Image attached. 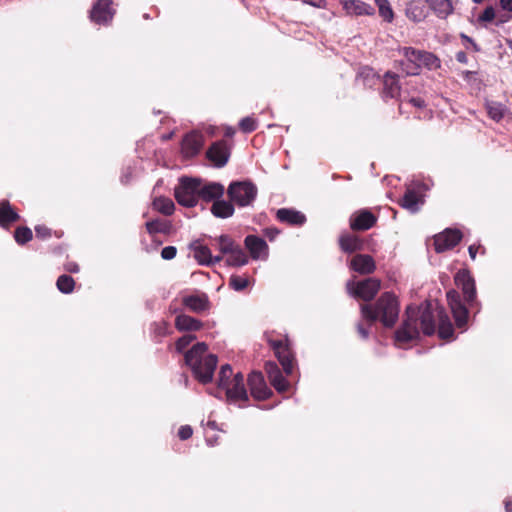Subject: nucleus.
Returning <instances> with one entry per match:
<instances>
[{"instance_id": "1", "label": "nucleus", "mask_w": 512, "mask_h": 512, "mask_svg": "<svg viewBox=\"0 0 512 512\" xmlns=\"http://www.w3.org/2000/svg\"><path fill=\"white\" fill-rule=\"evenodd\" d=\"M436 329L435 315L431 304L420 308L408 306L403 324L395 332V340L407 343L419 337L420 331L425 335H433Z\"/></svg>"}, {"instance_id": "2", "label": "nucleus", "mask_w": 512, "mask_h": 512, "mask_svg": "<svg viewBox=\"0 0 512 512\" xmlns=\"http://www.w3.org/2000/svg\"><path fill=\"white\" fill-rule=\"evenodd\" d=\"M360 311L369 324L379 320L385 327L391 328L398 320L400 305L392 292H384L375 304H361Z\"/></svg>"}, {"instance_id": "3", "label": "nucleus", "mask_w": 512, "mask_h": 512, "mask_svg": "<svg viewBox=\"0 0 512 512\" xmlns=\"http://www.w3.org/2000/svg\"><path fill=\"white\" fill-rule=\"evenodd\" d=\"M207 345L195 344L185 353V363L191 368L194 377L201 383H210L214 376L218 359L214 354H207Z\"/></svg>"}, {"instance_id": "4", "label": "nucleus", "mask_w": 512, "mask_h": 512, "mask_svg": "<svg viewBox=\"0 0 512 512\" xmlns=\"http://www.w3.org/2000/svg\"><path fill=\"white\" fill-rule=\"evenodd\" d=\"M257 192L256 185L249 180L233 181L227 189L229 200L239 207L251 206L256 199Z\"/></svg>"}, {"instance_id": "5", "label": "nucleus", "mask_w": 512, "mask_h": 512, "mask_svg": "<svg viewBox=\"0 0 512 512\" xmlns=\"http://www.w3.org/2000/svg\"><path fill=\"white\" fill-rule=\"evenodd\" d=\"M200 178L183 176L174 188L177 202L186 207H194L199 200Z\"/></svg>"}, {"instance_id": "6", "label": "nucleus", "mask_w": 512, "mask_h": 512, "mask_svg": "<svg viewBox=\"0 0 512 512\" xmlns=\"http://www.w3.org/2000/svg\"><path fill=\"white\" fill-rule=\"evenodd\" d=\"M380 287V280L374 277L358 282L349 281L346 285L347 291L351 296L366 302L371 301L375 297Z\"/></svg>"}, {"instance_id": "7", "label": "nucleus", "mask_w": 512, "mask_h": 512, "mask_svg": "<svg viewBox=\"0 0 512 512\" xmlns=\"http://www.w3.org/2000/svg\"><path fill=\"white\" fill-rule=\"evenodd\" d=\"M462 239V233L457 228L447 227L434 236V246L437 253L454 248Z\"/></svg>"}, {"instance_id": "8", "label": "nucleus", "mask_w": 512, "mask_h": 512, "mask_svg": "<svg viewBox=\"0 0 512 512\" xmlns=\"http://www.w3.org/2000/svg\"><path fill=\"white\" fill-rule=\"evenodd\" d=\"M449 307L455 319L458 328H464L468 320V310L462 303L460 294L455 290H450L446 294Z\"/></svg>"}, {"instance_id": "9", "label": "nucleus", "mask_w": 512, "mask_h": 512, "mask_svg": "<svg viewBox=\"0 0 512 512\" xmlns=\"http://www.w3.org/2000/svg\"><path fill=\"white\" fill-rule=\"evenodd\" d=\"M223 389L226 392L227 400L231 403L248 401V393L244 385V376L240 372L235 374L232 381Z\"/></svg>"}, {"instance_id": "10", "label": "nucleus", "mask_w": 512, "mask_h": 512, "mask_svg": "<svg viewBox=\"0 0 512 512\" xmlns=\"http://www.w3.org/2000/svg\"><path fill=\"white\" fill-rule=\"evenodd\" d=\"M384 215H390L395 219L396 212L390 207L379 209L377 214L372 213L368 209H362L351 215L349 224H375Z\"/></svg>"}, {"instance_id": "11", "label": "nucleus", "mask_w": 512, "mask_h": 512, "mask_svg": "<svg viewBox=\"0 0 512 512\" xmlns=\"http://www.w3.org/2000/svg\"><path fill=\"white\" fill-rule=\"evenodd\" d=\"M269 344L274 350V353L282 365L284 372L287 375H290L293 372L294 357L288 346L281 340H269Z\"/></svg>"}, {"instance_id": "12", "label": "nucleus", "mask_w": 512, "mask_h": 512, "mask_svg": "<svg viewBox=\"0 0 512 512\" xmlns=\"http://www.w3.org/2000/svg\"><path fill=\"white\" fill-rule=\"evenodd\" d=\"M251 395L257 400H266L272 394L261 372H252L248 377Z\"/></svg>"}, {"instance_id": "13", "label": "nucleus", "mask_w": 512, "mask_h": 512, "mask_svg": "<svg viewBox=\"0 0 512 512\" xmlns=\"http://www.w3.org/2000/svg\"><path fill=\"white\" fill-rule=\"evenodd\" d=\"M244 242L252 259L266 260L268 258L269 249L264 239L256 235H248Z\"/></svg>"}, {"instance_id": "14", "label": "nucleus", "mask_w": 512, "mask_h": 512, "mask_svg": "<svg viewBox=\"0 0 512 512\" xmlns=\"http://www.w3.org/2000/svg\"><path fill=\"white\" fill-rule=\"evenodd\" d=\"M265 371L271 385L280 393L288 391L290 384L282 375L281 370L275 362H267Z\"/></svg>"}, {"instance_id": "15", "label": "nucleus", "mask_w": 512, "mask_h": 512, "mask_svg": "<svg viewBox=\"0 0 512 512\" xmlns=\"http://www.w3.org/2000/svg\"><path fill=\"white\" fill-rule=\"evenodd\" d=\"M191 249L193 250L194 258L200 265H215L223 259L221 255L213 256L210 249L198 241L191 244Z\"/></svg>"}, {"instance_id": "16", "label": "nucleus", "mask_w": 512, "mask_h": 512, "mask_svg": "<svg viewBox=\"0 0 512 512\" xmlns=\"http://www.w3.org/2000/svg\"><path fill=\"white\" fill-rule=\"evenodd\" d=\"M457 286L461 287L466 302L472 306L476 299L474 279L467 272H459L455 277Z\"/></svg>"}, {"instance_id": "17", "label": "nucleus", "mask_w": 512, "mask_h": 512, "mask_svg": "<svg viewBox=\"0 0 512 512\" xmlns=\"http://www.w3.org/2000/svg\"><path fill=\"white\" fill-rule=\"evenodd\" d=\"M111 0H98L91 10V20L97 24H107L113 18Z\"/></svg>"}, {"instance_id": "18", "label": "nucleus", "mask_w": 512, "mask_h": 512, "mask_svg": "<svg viewBox=\"0 0 512 512\" xmlns=\"http://www.w3.org/2000/svg\"><path fill=\"white\" fill-rule=\"evenodd\" d=\"M206 155L215 166L223 167L229 159V150L224 141H218L211 145Z\"/></svg>"}, {"instance_id": "19", "label": "nucleus", "mask_w": 512, "mask_h": 512, "mask_svg": "<svg viewBox=\"0 0 512 512\" xmlns=\"http://www.w3.org/2000/svg\"><path fill=\"white\" fill-rule=\"evenodd\" d=\"M203 135L198 132L187 134L182 141V151L185 156L192 157L199 153L203 146Z\"/></svg>"}, {"instance_id": "20", "label": "nucleus", "mask_w": 512, "mask_h": 512, "mask_svg": "<svg viewBox=\"0 0 512 512\" xmlns=\"http://www.w3.org/2000/svg\"><path fill=\"white\" fill-rule=\"evenodd\" d=\"M199 188V199L201 198L206 201H215L218 198L222 197L224 193L223 185L217 182L204 183L200 179Z\"/></svg>"}, {"instance_id": "21", "label": "nucleus", "mask_w": 512, "mask_h": 512, "mask_svg": "<svg viewBox=\"0 0 512 512\" xmlns=\"http://www.w3.org/2000/svg\"><path fill=\"white\" fill-rule=\"evenodd\" d=\"M422 204V196L413 189H407L401 200L402 208L411 214L418 212Z\"/></svg>"}, {"instance_id": "22", "label": "nucleus", "mask_w": 512, "mask_h": 512, "mask_svg": "<svg viewBox=\"0 0 512 512\" xmlns=\"http://www.w3.org/2000/svg\"><path fill=\"white\" fill-rule=\"evenodd\" d=\"M182 303L195 313L204 312L209 308V299L206 294L185 296Z\"/></svg>"}, {"instance_id": "23", "label": "nucleus", "mask_w": 512, "mask_h": 512, "mask_svg": "<svg viewBox=\"0 0 512 512\" xmlns=\"http://www.w3.org/2000/svg\"><path fill=\"white\" fill-rule=\"evenodd\" d=\"M436 315L438 318V335L442 339H449L453 336V325L444 308L436 307Z\"/></svg>"}, {"instance_id": "24", "label": "nucleus", "mask_w": 512, "mask_h": 512, "mask_svg": "<svg viewBox=\"0 0 512 512\" xmlns=\"http://www.w3.org/2000/svg\"><path fill=\"white\" fill-rule=\"evenodd\" d=\"M351 267L360 274H370L376 268L373 258L370 255L365 254H358L354 256L351 260Z\"/></svg>"}, {"instance_id": "25", "label": "nucleus", "mask_w": 512, "mask_h": 512, "mask_svg": "<svg viewBox=\"0 0 512 512\" xmlns=\"http://www.w3.org/2000/svg\"><path fill=\"white\" fill-rule=\"evenodd\" d=\"M401 87L398 81V75L392 72H386L383 80V94L386 98H396L400 95Z\"/></svg>"}, {"instance_id": "26", "label": "nucleus", "mask_w": 512, "mask_h": 512, "mask_svg": "<svg viewBox=\"0 0 512 512\" xmlns=\"http://www.w3.org/2000/svg\"><path fill=\"white\" fill-rule=\"evenodd\" d=\"M277 220L280 222H287V224H304L306 216L299 211L281 208L276 211Z\"/></svg>"}, {"instance_id": "27", "label": "nucleus", "mask_w": 512, "mask_h": 512, "mask_svg": "<svg viewBox=\"0 0 512 512\" xmlns=\"http://www.w3.org/2000/svg\"><path fill=\"white\" fill-rule=\"evenodd\" d=\"M339 245L343 252L353 253L362 249L363 242L355 234L347 233L340 236Z\"/></svg>"}, {"instance_id": "28", "label": "nucleus", "mask_w": 512, "mask_h": 512, "mask_svg": "<svg viewBox=\"0 0 512 512\" xmlns=\"http://www.w3.org/2000/svg\"><path fill=\"white\" fill-rule=\"evenodd\" d=\"M211 213L218 218H228L234 213V204L229 200H215L210 208Z\"/></svg>"}, {"instance_id": "29", "label": "nucleus", "mask_w": 512, "mask_h": 512, "mask_svg": "<svg viewBox=\"0 0 512 512\" xmlns=\"http://www.w3.org/2000/svg\"><path fill=\"white\" fill-rule=\"evenodd\" d=\"M175 326L179 331H197L202 327V323L188 315H178L175 319Z\"/></svg>"}, {"instance_id": "30", "label": "nucleus", "mask_w": 512, "mask_h": 512, "mask_svg": "<svg viewBox=\"0 0 512 512\" xmlns=\"http://www.w3.org/2000/svg\"><path fill=\"white\" fill-rule=\"evenodd\" d=\"M438 17L445 18L453 11L451 0H426Z\"/></svg>"}, {"instance_id": "31", "label": "nucleus", "mask_w": 512, "mask_h": 512, "mask_svg": "<svg viewBox=\"0 0 512 512\" xmlns=\"http://www.w3.org/2000/svg\"><path fill=\"white\" fill-rule=\"evenodd\" d=\"M227 255L226 263L229 266H243L248 263V257L239 245H237Z\"/></svg>"}, {"instance_id": "32", "label": "nucleus", "mask_w": 512, "mask_h": 512, "mask_svg": "<svg viewBox=\"0 0 512 512\" xmlns=\"http://www.w3.org/2000/svg\"><path fill=\"white\" fill-rule=\"evenodd\" d=\"M20 216L10 206L9 202L4 201L0 206V224H9L16 222Z\"/></svg>"}, {"instance_id": "33", "label": "nucleus", "mask_w": 512, "mask_h": 512, "mask_svg": "<svg viewBox=\"0 0 512 512\" xmlns=\"http://www.w3.org/2000/svg\"><path fill=\"white\" fill-rule=\"evenodd\" d=\"M406 16L414 22H420L426 17V11L420 3L411 2L406 7Z\"/></svg>"}, {"instance_id": "34", "label": "nucleus", "mask_w": 512, "mask_h": 512, "mask_svg": "<svg viewBox=\"0 0 512 512\" xmlns=\"http://www.w3.org/2000/svg\"><path fill=\"white\" fill-rule=\"evenodd\" d=\"M153 207L164 215H170L173 213L175 205L170 198L158 197L154 199Z\"/></svg>"}, {"instance_id": "35", "label": "nucleus", "mask_w": 512, "mask_h": 512, "mask_svg": "<svg viewBox=\"0 0 512 512\" xmlns=\"http://www.w3.org/2000/svg\"><path fill=\"white\" fill-rule=\"evenodd\" d=\"M56 286L61 293L69 294L74 290L75 281L71 276L63 274L58 277Z\"/></svg>"}, {"instance_id": "36", "label": "nucleus", "mask_w": 512, "mask_h": 512, "mask_svg": "<svg viewBox=\"0 0 512 512\" xmlns=\"http://www.w3.org/2000/svg\"><path fill=\"white\" fill-rule=\"evenodd\" d=\"M401 53L406 58L408 62L417 64L422 67V53L423 51L417 50L413 47H404L401 49Z\"/></svg>"}, {"instance_id": "37", "label": "nucleus", "mask_w": 512, "mask_h": 512, "mask_svg": "<svg viewBox=\"0 0 512 512\" xmlns=\"http://www.w3.org/2000/svg\"><path fill=\"white\" fill-rule=\"evenodd\" d=\"M13 236L18 244L24 245L32 239L33 233L28 226H17Z\"/></svg>"}, {"instance_id": "38", "label": "nucleus", "mask_w": 512, "mask_h": 512, "mask_svg": "<svg viewBox=\"0 0 512 512\" xmlns=\"http://www.w3.org/2000/svg\"><path fill=\"white\" fill-rule=\"evenodd\" d=\"M379 9L380 16L387 22H391L394 18L393 10L388 0H375Z\"/></svg>"}, {"instance_id": "39", "label": "nucleus", "mask_w": 512, "mask_h": 512, "mask_svg": "<svg viewBox=\"0 0 512 512\" xmlns=\"http://www.w3.org/2000/svg\"><path fill=\"white\" fill-rule=\"evenodd\" d=\"M487 112L493 120L500 121L504 116L505 106L498 102H490L487 104Z\"/></svg>"}, {"instance_id": "40", "label": "nucleus", "mask_w": 512, "mask_h": 512, "mask_svg": "<svg viewBox=\"0 0 512 512\" xmlns=\"http://www.w3.org/2000/svg\"><path fill=\"white\" fill-rule=\"evenodd\" d=\"M232 375V367L229 364L221 366V369L219 371L218 387L224 388L225 386H227V384L230 383L233 379Z\"/></svg>"}, {"instance_id": "41", "label": "nucleus", "mask_w": 512, "mask_h": 512, "mask_svg": "<svg viewBox=\"0 0 512 512\" xmlns=\"http://www.w3.org/2000/svg\"><path fill=\"white\" fill-rule=\"evenodd\" d=\"M248 279L246 277H241L238 275H232L229 280V285L235 291H242L248 286Z\"/></svg>"}, {"instance_id": "42", "label": "nucleus", "mask_w": 512, "mask_h": 512, "mask_svg": "<svg viewBox=\"0 0 512 512\" xmlns=\"http://www.w3.org/2000/svg\"><path fill=\"white\" fill-rule=\"evenodd\" d=\"M422 66L427 67L428 69H435L439 67V60L438 58L430 53L423 51L422 53Z\"/></svg>"}, {"instance_id": "43", "label": "nucleus", "mask_w": 512, "mask_h": 512, "mask_svg": "<svg viewBox=\"0 0 512 512\" xmlns=\"http://www.w3.org/2000/svg\"><path fill=\"white\" fill-rule=\"evenodd\" d=\"M219 249L223 254H228L232 251L237 245L234 244L232 239L226 235H221L218 238Z\"/></svg>"}, {"instance_id": "44", "label": "nucleus", "mask_w": 512, "mask_h": 512, "mask_svg": "<svg viewBox=\"0 0 512 512\" xmlns=\"http://www.w3.org/2000/svg\"><path fill=\"white\" fill-rule=\"evenodd\" d=\"M172 226H146L148 235L156 241L158 234H169Z\"/></svg>"}, {"instance_id": "45", "label": "nucleus", "mask_w": 512, "mask_h": 512, "mask_svg": "<svg viewBox=\"0 0 512 512\" xmlns=\"http://www.w3.org/2000/svg\"><path fill=\"white\" fill-rule=\"evenodd\" d=\"M239 127L244 133L253 132L257 128L256 120L252 117H245L239 122Z\"/></svg>"}, {"instance_id": "46", "label": "nucleus", "mask_w": 512, "mask_h": 512, "mask_svg": "<svg viewBox=\"0 0 512 512\" xmlns=\"http://www.w3.org/2000/svg\"><path fill=\"white\" fill-rule=\"evenodd\" d=\"M400 65H401L402 71L406 75H418L420 68H421L417 64L408 62L407 60H406V62H404V61L400 62Z\"/></svg>"}, {"instance_id": "47", "label": "nucleus", "mask_w": 512, "mask_h": 512, "mask_svg": "<svg viewBox=\"0 0 512 512\" xmlns=\"http://www.w3.org/2000/svg\"><path fill=\"white\" fill-rule=\"evenodd\" d=\"M194 339H195V336L190 335V334H187V335H184V336L180 337L176 341V350L178 352L184 351L191 344V342Z\"/></svg>"}, {"instance_id": "48", "label": "nucleus", "mask_w": 512, "mask_h": 512, "mask_svg": "<svg viewBox=\"0 0 512 512\" xmlns=\"http://www.w3.org/2000/svg\"><path fill=\"white\" fill-rule=\"evenodd\" d=\"M494 18H495V10L492 6H488L484 9L482 14L479 16L478 21L491 22Z\"/></svg>"}, {"instance_id": "49", "label": "nucleus", "mask_w": 512, "mask_h": 512, "mask_svg": "<svg viewBox=\"0 0 512 512\" xmlns=\"http://www.w3.org/2000/svg\"><path fill=\"white\" fill-rule=\"evenodd\" d=\"M154 333L158 337H164L168 333V326L166 322L154 323Z\"/></svg>"}, {"instance_id": "50", "label": "nucleus", "mask_w": 512, "mask_h": 512, "mask_svg": "<svg viewBox=\"0 0 512 512\" xmlns=\"http://www.w3.org/2000/svg\"><path fill=\"white\" fill-rule=\"evenodd\" d=\"M177 249L174 246L164 247L161 251V257L165 260H171L175 258Z\"/></svg>"}, {"instance_id": "51", "label": "nucleus", "mask_w": 512, "mask_h": 512, "mask_svg": "<svg viewBox=\"0 0 512 512\" xmlns=\"http://www.w3.org/2000/svg\"><path fill=\"white\" fill-rule=\"evenodd\" d=\"M193 434V430L189 425H183L178 431V436L181 440L189 439Z\"/></svg>"}, {"instance_id": "52", "label": "nucleus", "mask_w": 512, "mask_h": 512, "mask_svg": "<svg viewBox=\"0 0 512 512\" xmlns=\"http://www.w3.org/2000/svg\"><path fill=\"white\" fill-rule=\"evenodd\" d=\"M36 236L45 239L51 235V231L48 226H35Z\"/></svg>"}, {"instance_id": "53", "label": "nucleus", "mask_w": 512, "mask_h": 512, "mask_svg": "<svg viewBox=\"0 0 512 512\" xmlns=\"http://www.w3.org/2000/svg\"><path fill=\"white\" fill-rule=\"evenodd\" d=\"M279 233L280 230H278L276 227L265 229V236L268 237L270 241H273Z\"/></svg>"}, {"instance_id": "54", "label": "nucleus", "mask_w": 512, "mask_h": 512, "mask_svg": "<svg viewBox=\"0 0 512 512\" xmlns=\"http://www.w3.org/2000/svg\"><path fill=\"white\" fill-rule=\"evenodd\" d=\"M65 270L70 273H78L79 272V265L76 262H68L65 265Z\"/></svg>"}, {"instance_id": "55", "label": "nucleus", "mask_w": 512, "mask_h": 512, "mask_svg": "<svg viewBox=\"0 0 512 512\" xmlns=\"http://www.w3.org/2000/svg\"><path fill=\"white\" fill-rule=\"evenodd\" d=\"M357 331L359 333V335L363 338V339H367L368 336H369V331L367 328H365L361 323H359L357 325Z\"/></svg>"}, {"instance_id": "56", "label": "nucleus", "mask_w": 512, "mask_h": 512, "mask_svg": "<svg viewBox=\"0 0 512 512\" xmlns=\"http://www.w3.org/2000/svg\"><path fill=\"white\" fill-rule=\"evenodd\" d=\"M302 2L316 8H321L324 4V0H302Z\"/></svg>"}, {"instance_id": "57", "label": "nucleus", "mask_w": 512, "mask_h": 512, "mask_svg": "<svg viewBox=\"0 0 512 512\" xmlns=\"http://www.w3.org/2000/svg\"><path fill=\"white\" fill-rule=\"evenodd\" d=\"M479 248H482L481 245L472 244L469 246L468 252L472 260H475Z\"/></svg>"}, {"instance_id": "58", "label": "nucleus", "mask_w": 512, "mask_h": 512, "mask_svg": "<svg viewBox=\"0 0 512 512\" xmlns=\"http://www.w3.org/2000/svg\"><path fill=\"white\" fill-rule=\"evenodd\" d=\"M410 103L417 108H422L426 105L425 101L421 98H411Z\"/></svg>"}, {"instance_id": "59", "label": "nucleus", "mask_w": 512, "mask_h": 512, "mask_svg": "<svg viewBox=\"0 0 512 512\" xmlns=\"http://www.w3.org/2000/svg\"><path fill=\"white\" fill-rule=\"evenodd\" d=\"M500 5L503 10L512 12V0H500Z\"/></svg>"}, {"instance_id": "60", "label": "nucleus", "mask_w": 512, "mask_h": 512, "mask_svg": "<svg viewBox=\"0 0 512 512\" xmlns=\"http://www.w3.org/2000/svg\"><path fill=\"white\" fill-rule=\"evenodd\" d=\"M506 512H512V498H508L504 502Z\"/></svg>"}, {"instance_id": "61", "label": "nucleus", "mask_w": 512, "mask_h": 512, "mask_svg": "<svg viewBox=\"0 0 512 512\" xmlns=\"http://www.w3.org/2000/svg\"><path fill=\"white\" fill-rule=\"evenodd\" d=\"M456 59L459 61V62H462L464 63L466 61V54L464 52H459L457 53L456 55Z\"/></svg>"}, {"instance_id": "62", "label": "nucleus", "mask_w": 512, "mask_h": 512, "mask_svg": "<svg viewBox=\"0 0 512 512\" xmlns=\"http://www.w3.org/2000/svg\"><path fill=\"white\" fill-rule=\"evenodd\" d=\"M235 134V129L232 127H227L225 129V136L226 137H232Z\"/></svg>"}, {"instance_id": "63", "label": "nucleus", "mask_w": 512, "mask_h": 512, "mask_svg": "<svg viewBox=\"0 0 512 512\" xmlns=\"http://www.w3.org/2000/svg\"><path fill=\"white\" fill-rule=\"evenodd\" d=\"M217 439L213 437H207L206 442L209 446H214L216 444Z\"/></svg>"}, {"instance_id": "64", "label": "nucleus", "mask_w": 512, "mask_h": 512, "mask_svg": "<svg viewBox=\"0 0 512 512\" xmlns=\"http://www.w3.org/2000/svg\"><path fill=\"white\" fill-rule=\"evenodd\" d=\"M351 227L355 230L365 231V230H368L369 228H371L372 226L365 225V226H351Z\"/></svg>"}]
</instances>
